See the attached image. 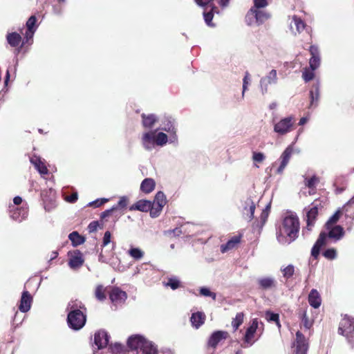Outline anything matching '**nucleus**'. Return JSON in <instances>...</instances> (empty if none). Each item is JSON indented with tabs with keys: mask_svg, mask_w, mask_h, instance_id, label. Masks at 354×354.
I'll use <instances>...</instances> for the list:
<instances>
[{
	"mask_svg": "<svg viewBox=\"0 0 354 354\" xmlns=\"http://www.w3.org/2000/svg\"><path fill=\"white\" fill-rule=\"evenodd\" d=\"M299 230L298 217L295 214L286 216L279 227L277 234L278 241L281 244H289L296 239Z\"/></svg>",
	"mask_w": 354,
	"mask_h": 354,
	"instance_id": "obj_1",
	"label": "nucleus"
},
{
	"mask_svg": "<svg viewBox=\"0 0 354 354\" xmlns=\"http://www.w3.org/2000/svg\"><path fill=\"white\" fill-rule=\"evenodd\" d=\"M325 230L326 231L320 233L318 239L311 250V255L315 259L319 256L322 247L328 243L329 239L337 242L345 235L344 229L339 225H325Z\"/></svg>",
	"mask_w": 354,
	"mask_h": 354,
	"instance_id": "obj_2",
	"label": "nucleus"
},
{
	"mask_svg": "<svg viewBox=\"0 0 354 354\" xmlns=\"http://www.w3.org/2000/svg\"><path fill=\"white\" fill-rule=\"evenodd\" d=\"M142 145L147 151H151L156 147H163L169 142L168 136L158 129L150 130L142 133L141 137Z\"/></svg>",
	"mask_w": 354,
	"mask_h": 354,
	"instance_id": "obj_3",
	"label": "nucleus"
},
{
	"mask_svg": "<svg viewBox=\"0 0 354 354\" xmlns=\"http://www.w3.org/2000/svg\"><path fill=\"white\" fill-rule=\"evenodd\" d=\"M82 308L80 301H71L68 304V309L70 310L67 317L68 326L77 330L81 329L86 323V315L80 309Z\"/></svg>",
	"mask_w": 354,
	"mask_h": 354,
	"instance_id": "obj_4",
	"label": "nucleus"
},
{
	"mask_svg": "<svg viewBox=\"0 0 354 354\" xmlns=\"http://www.w3.org/2000/svg\"><path fill=\"white\" fill-rule=\"evenodd\" d=\"M270 17L267 12L252 8L245 15V23L250 26H258Z\"/></svg>",
	"mask_w": 354,
	"mask_h": 354,
	"instance_id": "obj_5",
	"label": "nucleus"
},
{
	"mask_svg": "<svg viewBox=\"0 0 354 354\" xmlns=\"http://www.w3.org/2000/svg\"><path fill=\"white\" fill-rule=\"evenodd\" d=\"M339 333L345 336L348 342H354V319L348 315H344L339 327Z\"/></svg>",
	"mask_w": 354,
	"mask_h": 354,
	"instance_id": "obj_6",
	"label": "nucleus"
},
{
	"mask_svg": "<svg viewBox=\"0 0 354 354\" xmlns=\"http://www.w3.org/2000/svg\"><path fill=\"white\" fill-rule=\"evenodd\" d=\"M295 120L292 116L281 118V120L274 122L273 130L279 136H284L293 129Z\"/></svg>",
	"mask_w": 354,
	"mask_h": 354,
	"instance_id": "obj_7",
	"label": "nucleus"
},
{
	"mask_svg": "<svg viewBox=\"0 0 354 354\" xmlns=\"http://www.w3.org/2000/svg\"><path fill=\"white\" fill-rule=\"evenodd\" d=\"M295 144L292 143L288 145L285 150L282 152L279 159V166L277 169V173L281 174L283 172L284 169L288 165L290 158L294 152L299 153V149H295L294 147Z\"/></svg>",
	"mask_w": 354,
	"mask_h": 354,
	"instance_id": "obj_8",
	"label": "nucleus"
},
{
	"mask_svg": "<svg viewBox=\"0 0 354 354\" xmlns=\"http://www.w3.org/2000/svg\"><path fill=\"white\" fill-rule=\"evenodd\" d=\"M160 129L169 133V143H177L178 136L176 134V129L175 127L174 120L170 117H165L161 121Z\"/></svg>",
	"mask_w": 354,
	"mask_h": 354,
	"instance_id": "obj_9",
	"label": "nucleus"
},
{
	"mask_svg": "<svg viewBox=\"0 0 354 354\" xmlns=\"http://www.w3.org/2000/svg\"><path fill=\"white\" fill-rule=\"evenodd\" d=\"M292 347L295 348V354H307L309 347L308 339L301 331L296 333V338L292 342Z\"/></svg>",
	"mask_w": 354,
	"mask_h": 354,
	"instance_id": "obj_10",
	"label": "nucleus"
},
{
	"mask_svg": "<svg viewBox=\"0 0 354 354\" xmlns=\"http://www.w3.org/2000/svg\"><path fill=\"white\" fill-rule=\"evenodd\" d=\"M318 206L319 205L317 203H313L311 204V205L305 209L307 223L306 229L308 231L312 230L315 223L316 218L318 216Z\"/></svg>",
	"mask_w": 354,
	"mask_h": 354,
	"instance_id": "obj_11",
	"label": "nucleus"
},
{
	"mask_svg": "<svg viewBox=\"0 0 354 354\" xmlns=\"http://www.w3.org/2000/svg\"><path fill=\"white\" fill-rule=\"evenodd\" d=\"M148 341L144 336L135 334L129 336L127 339V346L131 351L141 350Z\"/></svg>",
	"mask_w": 354,
	"mask_h": 354,
	"instance_id": "obj_12",
	"label": "nucleus"
},
{
	"mask_svg": "<svg viewBox=\"0 0 354 354\" xmlns=\"http://www.w3.org/2000/svg\"><path fill=\"white\" fill-rule=\"evenodd\" d=\"M277 82V73L274 69L271 70L267 75L260 80V88L263 94L268 91V85Z\"/></svg>",
	"mask_w": 354,
	"mask_h": 354,
	"instance_id": "obj_13",
	"label": "nucleus"
},
{
	"mask_svg": "<svg viewBox=\"0 0 354 354\" xmlns=\"http://www.w3.org/2000/svg\"><path fill=\"white\" fill-rule=\"evenodd\" d=\"M68 265L72 269H77L83 265L84 261L82 254L79 250L68 252Z\"/></svg>",
	"mask_w": 354,
	"mask_h": 354,
	"instance_id": "obj_14",
	"label": "nucleus"
},
{
	"mask_svg": "<svg viewBox=\"0 0 354 354\" xmlns=\"http://www.w3.org/2000/svg\"><path fill=\"white\" fill-rule=\"evenodd\" d=\"M37 18L35 16H31L26 22V30L24 34L25 41L24 44L28 43L29 40H31L33 37V35L37 28V26L36 24Z\"/></svg>",
	"mask_w": 354,
	"mask_h": 354,
	"instance_id": "obj_15",
	"label": "nucleus"
},
{
	"mask_svg": "<svg viewBox=\"0 0 354 354\" xmlns=\"http://www.w3.org/2000/svg\"><path fill=\"white\" fill-rule=\"evenodd\" d=\"M242 239L241 234H238L231 237L226 243L222 244L220 247L221 252L225 253L237 248Z\"/></svg>",
	"mask_w": 354,
	"mask_h": 354,
	"instance_id": "obj_16",
	"label": "nucleus"
},
{
	"mask_svg": "<svg viewBox=\"0 0 354 354\" xmlns=\"http://www.w3.org/2000/svg\"><path fill=\"white\" fill-rule=\"evenodd\" d=\"M9 209L10 217L15 221H21L28 216V211L26 206H22L19 209L14 205H10Z\"/></svg>",
	"mask_w": 354,
	"mask_h": 354,
	"instance_id": "obj_17",
	"label": "nucleus"
},
{
	"mask_svg": "<svg viewBox=\"0 0 354 354\" xmlns=\"http://www.w3.org/2000/svg\"><path fill=\"white\" fill-rule=\"evenodd\" d=\"M109 335L107 332L104 330H100L95 333L94 342L99 349L105 348L109 341Z\"/></svg>",
	"mask_w": 354,
	"mask_h": 354,
	"instance_id": "obj_18",
	"label": "nucleus"
},
{
	"mask_svg": "<svg viewBox=\"0 0 354 354\" xmlns=\"http://www.w3.org/2000/svg\"><path fill=\"white\" fill-rule=\"evenodd\" d=\"M259 328V321L257 319H253L250 326L246 330L244 340L249 345H252L254 342V334Z\"/></svg>",
	"mask_w": 354,
	"mask_h": 354,
	"instance_id": "obj_19",
	"label": "nucleus"
},
{
	"mask_svg": "<svg viewBox=\"0 0 354 354\" xmlns=\"http://www.w3.org/2000/svg\"><path fill=\"white\" fill-rule=\"evenodd\" d=\"M32 302V296L30 295L28 291L24 290L22 292V295L20 300V304L19 306V310L22 313L28 312L31 308Z\"/></svg>",
	"mask_w": 354,
	"mask_h": 354,
	"instance_id": "obj_20",
	"label": "nucleus"
},
{
	"mask_svg": "<svg viewBox=\"0 0 354 354\" xmlns=\"http://www.w3.org/2000/svg\"><path fill=\"white\" fill-rule=\"evenodd\" d=\"M115 243L113 242L111 243L110 251L108 252L106 250H104L102 249V252L99 256V260L103 263H109L113 268L120 270V268L115 266V263L114 262H110L111 257H113V250H115Z\"/></svg>",
	"mask_w": 354,
	"mask_h": 354,
	"instance_id": "obj_21",
	"label": "nucleus"
},
{
	"mask_svg": "<svg viewBox=\"0 0 354 354\" xmlns=\"http://www.w3.org/2000/svg\"><path fill=\"white\" fill-rule=\"evenodd\" d=\"M109 298L112 303L117 305L123 303L126 300L127 294L118 288H113L109 293Z\"/></svg>",
	"mask_w": 354,
	"mask_h": 354,
	"instance_id": "obj_22",
	"label": "nucleus"
},
{
	"mask_svg": "<svg viewBox=\"0 0 354 354\" xmlns=\"http://www.w3.org/2000/svg\"><path fill=\"white\" fill-rule=\"evenodd\" d=\"M310 53L311 57L309 60L310 68L315 71L319 68L320 65V57L318 47L316 46H311L310 48Z\"/></svg>",
	"mask_w": 354,
	"mask_h": 354,
	"instance_id": "obj_23",
	"label": "nucleus"
},
{
	"mask_svg": "<svg viewBox=\"0 0 354 354\" xmlns=\"http://www.w3.org/2000/svg\"><path fill=\"white\" fill-rule=\"evenodd\" d=\"M227 333L225 331L218 330L214 332L209 338L208 346L212 348H216V346L222 340L227 339Z\"/></svg>",
	"mask_w": 354,
	"mask_h": 354,
	"instance_id": "obj_24",
	"label": "nucleus"
},
{
	"mask_svg": "<svg viewBox=\"0 0 354 354\" xmlns=\"http://www.w3.org/2000/svg\"><path fill=\"white\" fill-rule=\"evenodd\" d=\"M255 209V203L250 198H247L243 203V214L252 219L254 216V212Z\"/></svg>",
	"mask_w": 354,
	"mask_h": 354,
	"instance_id": "obj_25",
	"label": "nucleus"
},
{
	"mask_svg": "<svg viewBox=\"0 0 354 354\" xmlns=\"http://www.w3.org/2000/svg\"><path fill=\"white\" fill-rule=\"evenodd\" d=\"M308 301L309 304L314 308H318L321 306L322 298L320 294L316 289L310 290L308 295Z\"/></svg>",
	"mask_w": 354,
	"mask_h": 354,
	"instance_id": "obj_26",
	"label": "nucleus"
},
{
	"mask_svg": "<svg viewBox=\"0 0 354 354\" xmlns=\"http://www.w3.org/2000/svg\"><path fill=\"white\" fill-rule=\"evenodd\" d=\"M152 207V203L147 200H140L130 207V210L148 212Z\"/></svg>",
	"mask_w": 354,
	"mask_h": 354,
	"instance_id": "obj_27",
	"label": "nucleus"
},
{
	"mask_svg": "<svg viewBox=\"0 0 354 354\" xmlns=\"http://www.w3.org/2000/svg\"><path fill=\"white\" fill-rule=\"evenodd\" d=\"M30 162L35 166L36 169L41 174H47L48 169L44 162L41 160L40 157L34 156L30 158Z\"/></svg>",
	"mask_w": 354,
	"mask_h": 354,
	"instance_id": "obj_28",
	"label": "nucleus"
},
{
	"mask_svg": "<svg viewBox=\"0 0 354 354\" xmlns=\"http://www.w3.org/2000/svg\"><path fill=\"white\" fill-rule=\"evenodd\" d=\"M205 320V315L202 312L192 313L190 317V322L193 327L198 328L202 326Z\"/></svg>",
	"mask_w": 354,
	"mask_h": 354,
	"instance_id": "obj_29",
	"label": "nucleus"
},
{
	"mask_svg": "<svg viewBox=\"0 0 354 354\" xmlns=\"http://www.w3.org/2000/svg\"><path fill=\"white\" fill-rule=\"evenodd\" d=\"M290 28L295 34L300 33L305 28L304 22L297 16L292 17V21L290 24Z\"/></svg>",
	"mask_w": 354,
	"mask_h": 354,
	"instance_id": "obj_30",
	"label": "nucleus"
},
{
	"mask_svg": "<svg viewBox=\"0 0 354 354\" xmlns=\"http://www.w3.org/2000/svg\"><path fill=\"white\" fill-rule=\"evenodd\" d=\"M156 187V182L151 178L144 179L140 184V190L145 194H149L153 192Z\"/></svg>",
	"mask_w": 354,
	"mask_h": 354,
	"instance_id": "obj_31",
	"label": "nucleus"
},
{
	"mask_svg": "<svg viewBox=\"0 0 354 354\" xmlns=\"http://www.w3.org/2000/svg\"><path fill=\"white\" fill-rule=\"evenodd\" d=\"M259 287L263 290H269L275 287L276 281L270 277H261L257 280Z\"/></svg>",
	"mask_w": 354,
	"mask_h": 354,
	"instance_id": "obj_32",
	"label": "nucleus"
},
{
	"mask_svg": "<svg viewBox=\"0 0 354 354\" xmlns=\"http://www.w3.org/2000/svg\"><path fill=\"white\" fill-rule=\"evenodd\" d=\"M142 125L145 128L151 129L158 121V118L154 114H142Z\"/></svg>",
	"mask_w": 354,
	"mask_h": 354,
	"instance_id": "obj_33",
	"label": "nucleus"
},
{
	"mask_svg": "<svg viewBox=\"0 0 354 354\" xmlns=\"http://www.w3.org/2000/svg\"><path fill=\"white\" fill-rule=\"evenodd\" d=\"M109 350L112 354H122L126 352L127 348L124 344L116 342L109 345Z\"/></svg>",
	"mask_w": 354,
	"mask_h": 354,
	"instance_id": "obj_34",
	"label": "nucleus"
},
{
	"mask_svg": "<svg viewBox=\"0 0 354 354\" xmlns=\"http://www.w3.org/2000/svg\"><path fill=\"white\" fill-rule=\"evenodd\" d=\"M141 354H158L157 346L151 341L148 340L143 347H141Z\"/></svg>",
	"mask_w": 354,
	"mask_h": 354,
	"instance_id": "obj_35",
	"label": "nucleus"
},
{
	"mask_svg": "<svg viewBox=\"0 0 354 354\" xmlns=\"http://www.w3.org/2000/svg\"><path fill=\"white\" fill-rule=\"evenodd\" d=\"M310 102L309 108H315L317 106L319 100V86L316 85L310 92Z\"/></svg>",
	"mask_w": 354,
	"mask_h": 354,
	"instance_id": "obj_36",
	"label": "nucleus"
},
{
	"mask_svg": "<svg viewBox=\"0 0 354 354\" xmlns=\"http://www.w3.org/2000/svg\"><path fill=\"white\" fill-rule=\"evenodd\" d=\"M7 41L11 46L16 47L20 44L21 37L17 32L9 33L7 35Z\"/></svg>",
	"mask_w": 354,
	"mask_h": 354,
	"instance_id": "obj_37",
	"label": "nucleus"
},
{
	"mask_svg": "<svg viewBox=\"0 0 354 354\" xmlns=\"http://www.w3.org/2000/svg\"><path fill=\"white\" fill-rule=\"evenodd\" d=\"M304 178L305 186L310 189L315 188L319 182V177H317L315 174L313 175L311 177H308L306 175H304Z\"/></svg>",
	"mask_w": 354,
	"mask_h": 354,
	"instance_id": "obj_38",
	"label": "nucleus"
},
{
	"mask_svg": "<svg viewBox=\"0 0 354 354\" xmlns=\"http://www.w3.org/2000/svg\"><path fill=\"white\" fill-rule=\"evenodd\" d=\"M205 8H210L211 10L207 12H203L204 20L207 26H214V25L212 23V20L213 19L214 13L218 12L216 8L213 6V5H212V6H206Z\"/></svg>",
	"mask_w": 354,
	"mask_h": 354,
	"instance_id": "obj_39",
	"label": "nucleus"
},
{
	"mask_svg": "<svg viewBox=\"0 0 354 354\" xmlns=\"http://www.w3.org/2000/svg\"><path fill=\"white\" fill-rule=\"evenodd\" d=\"M72 244L75 246L79 245L84 242V239L80 236L77 232H73L68 236Z\"/></svg>",
	"mask_w": 354,
	"mask_h": 354,
	"instance_id": "obj_40",
	"label": "nucleus"
},
{
	"mask_svg": "<svg viewBox=\"0 0 354 354\" xmlns=\"http://www.w3.org/2000/svg\"><path fill=\"white\" fill-rule=\"evenodd\" d=\"M128 254L134 259L140 260L144 257V252L138 248H133L131 247L129 251Z\"/></svg>",
	"mask_w": 354,
	"mask_h": 354,
	"instance_id": "obj_41",
	"label": "nucleus"
},
{
	"mask_svg": "<svg viewBox=\"0 0 354 354\" xmlns=\"http://www.w3.org/2000/svg\"><path fill=\"white\" fill-rule=\"evenodd\" d=\"M95 296L96 299L100 301L106 299V288L102 285L97 286L95 290Z\"/></svg>",
	"mask_w": 354,
	"mask_h": 354,
	"instance_id": "obj_42",
	"label": "nucleus"
},
{
	"mask_svg": "<svg viewBox=\"0 0 354 354\" xmlns=\"http://www.w3.org/2000/svg\"><path fill=\"white\" fill-rule=\"evenodd\" d=\"M167 203L166 196L162 192H158L155 196L153 203L163 207Z\"/></svg>",
	"mask_w": 354,
	"mask_h": 354,
	"instance_id": "obj_43",
	"label": "nucleus"
},
{
	"mask_svg": "<svg viewBox=\"0 0 354 354\" xmlns=\"http://www.w3.org/2000/svg\"><path fill=\"white\" fill-rule=\"evenodd\" d=\"M244 315L243 313H237L235 318L232 320V325L234 330H237L238 328L241 325L243 322Z\"/></svg>",
	"mask_w": 354,
	"mask_h": 354,
	"instance_id": "obj_44",
	"label": "nucleus"
},
{
	"mask_svg": "<svg viewBox=\"0 0 354 354\" xmlns=\"http://www.w3.org/2000/svg\"><path fill=\"white\" fill-rule=\"evenodd\" d=\"M166 286L170 287L172 290H176L180 287V281L177 277H171L165 284Z\"/></svg>",
	"mask_w": 354,
	"mask_h": 354,
	"instance_id": "obj_45",
	"label": "nucleus"
},
{
	"mask_svg": "<svg viewBox=\"0 0 354 354\" xmlns=\"http://www.w3.org/2000/svg\"><path fill=\"white\" fill-rule=\"evenodd\" d=\"M342 214V213L340 209L337 210L336 212L330 217L325 225H337Z\"/></svg>",
	"mask_w": 354,
	"mask_h": 354,
	"instance_id": "obj_46",
	"label": "nucleus"
},
{
	"mask_svg": "<svg viewBox=\"0 0 354 354\" xmlns=\"http://www.w3.org/2000/svg\"><path fill=\"white\" fill-rule=\"evenodd\" d=\"M266 319H267V321L268 322H274L277 323V326L279 327L281 326V324L279 323V315L278 314H276V313H273L272 312H270V311H267L266 313Z\"/></svg>",
	"mask_w": 354,
	"mask_h": 354,
	"instance_id": "obj_47",
	"label": "nucleus"
},
{
	"mask_svg": "<svg viewBox=\"0 0 354 354\" xmlns=\"http://www.w3.org/2000/svg\"><path fill=\"white\" fill-rule=\"evenodd\" d=\"M315 77L314 71H313L310 68H305L303 73L302 77L305 82H309L312 80Z\"/></svg>",
	"mask_w": 354,
	"mask_h": 354,
	"instance_id": "obj_48",
	"label": "nucleus"
},
{
	"mask_svg": "<svg viewBox=\"0 0 354 354\" xmlns=\"http://www.w3.org/2000/svg\"><path fill=\"white\" fill-rule=\"evenodd\" d=\"M251 82V77L250 73L246 71L245 73L244 77L243 79V91H242V96H244L245 92L248 90V86L250 84Z\"/></svg>",
	"mask_w": 354,
	"mask_h": 354,
	"instance_id": "obj_49",
	"label": "nucleus"
},
{
	"mask_svg": "<svg viewBox=\"0 0 354 354\" xmlns=\"http://www.w3.org/2000/svg\"><path fill=\"white\" fill-rule=\"evenodd\" d=\"M301 326H303L306 330L310 328L313 326V321L310 319L307 315L306 312H304L301 317Z\"/></svg>",
	"mask_w": 354,
	"mask_h": 354,
	"instance_id": "obj_50",
	"label": "nucleus"
},
{
	"mask_svg": "<svg viewBox=\"0 0 354 354\" xmlns=\"http://www.w3.org/2000/svg\"><path fill=\"white\" fill-rule=\"evenodd\" d=\"M162 208L163 207L152 203V207L149 209L151 216L153 218L157 217L162 212Z\"/></svg>",
	"mask_w": 354,
	"mask_h": 354,
	"instance_id": "obj_51",
	"label": "nucleus"
},
{
	"mask_svg": "<svg viewBox=\"0 0 354 354\" xmlns=\"http://www.w3.org/2000/svg\"><path fill=\"white\" fill-rule=\"evenodd\" d=\"M323 255L328 259H334L337 257V251L334 248H329L324 251Z\"/></svg>",
	"mask_w": 354,
	"mask_h": 354,
	"instance_id": "obj_52",
	"label": "nucleus"
},
{
	"mask_svg": "<svg viewBox=\"0 0 354 354\" xmlns=\"http://www.w3.org/2000/svg\"><path fill=\"white\" fill-rule=\"evenodd\" d=\"M295 272V268L292 265H288L283 270V277L288 279L290 278Z\"/></svg>",
	"mask_w": 354,
	"mask_h": 354,
	"instance_id": "obj_53",
	"label": "nucleus"
},
{
	"mask_svg": "<svg viewBox=\"0 0 354 354\" xmlns=\"http://www.w3.org/2000/svg\"><path fill=\"white\" fill-rule=\"evenodd\" d=\"M200 293L201 295L205 297H210L214 300L216 299V295L214 292L210 291V290L206 287H203L200 289Z\"/></svg>",
	"mask_w": 354,
	"mask_h": 354,
	"instance_id": "obj_54",
	"label": "nucleus"
},
{
	"mask_svg": "<svg viewBox=\"0 0 354 354\" xmlns=\"http://www.w3.org/2000/svg\"><path fill=\"white\" fill-rule=\"evenodd\" d=\"M266 158L265 155L261 152H254L252 159L256 162H262Z\"/></svg>",
	"mask_w": 354,
	"mask_h": 354,
	"instance_id": "obj_55",
	"label": "nucleus"
},
{
	"mask_svg": "<svg viewBox=\"0 0 354 354\" xmlns=\"http://www.w3.org/2000/svg\"><path fill=\"white\" fill-rule=\"evenodd\" d=\"M111 243V234L109 231L105 232L103 237L102 247L105 248Z\"/></svg>",
	"mask_w": 354,
	"mask_h": 354,
	"instance_id": "obj_56",
	"label": "nucleus"
},
{
	"mask_svg": "<svg viewBox=\"0 0 354 354\" xmlns=\"http://www.w3.org/2000/svg\"><path fill=\"white\" fill-rule=\"evenodd\" d=\"M108 201H109V199H107V198L97 199L94 201L89 203L88 205L97 207H100V205H103L104 203H106Z\"/></svg>",
	"mask_w": 354,
	"mask_h": 354,
	"instance_id": "obj_57",
	"label": "nucleus"
},
{
	"mask_svg": "<svg viewBox=\"0 0 354 354\" xmlns=\"http://www.w3.org/2000/svg\"><path fill=\"white\" fill-rule=\"evenodd\" d=\"M196 3L201 7L212 6L213 0H195Z\"/></svg>",
	"mask_w": 354,
	"mask_h": 354,
	"instance_id": "obj_58",
	"label": "nucleus"
},
{
	"mask_svg": "<svg viewBox=\"0 0 354 354\" xmlns=\"http://www.w3.org/2000/svg\"><path fill=\"white\" fill-rule=\"evenodd\" d=\"M128 203V198L126 196H122L120 198V201H118V205L114 206L115 207L118 208H124Z\"/></svg>",
	"mask_w": 354,
	"mask_h": 354,
	"instance_id": "obj_59",
	"label": "nucleus"
},
{
	"mask_svg": "<svg viewBox=\"0 0 354 354\" xmlns=\"http://www.w3.org/2000/svg\"><path fill=\"white\" fill-rule=\"evenodd\" d=\"M254 6L253 8H264L267 6L266 0H254Z\"/></svg>",
	"mask_w": 354,
	"mask_h": 354,
	"instance_id": "obj_60",
	"label": "nucleus"
},
{
	"mask_svg": "<svg viewBox=\"0 0 354 354\" xmlns=\"http://www.w3.org/2000/svg\"><path fill=\"white\" fill-rule=\"evenodd\" d=\"M268 208H269V206H267L266 209L262 210V212L261 214V221L262 225H263L266 223V221L268 218V214H269Z\"/></svg>",
	"mask_w": 354,
	"mask_h": 354,
	"instance_id": "obj_61",
	"label": "nucleus"
},
{
	"mask_svg": "<svg viewBox=\"0 0 354 354\" xmlns=\"http://www.w3.org/2000/svg\"><path fill=\"white\" fill-rule=\"evenodd\" d=\"M98 227V223L96 221L91 222L88 226V229L90 232H93L97 230Z\"/></svg>",
	"mask_w": 354,
	"mask_h": 354,
	"instance_id": "obj_62",
	"label": "nucleus"
},
{
	"mask_svg": "<svg viewBox=\"0 0 354 354\" xmlns=\"http://www.w3.org/2000/svg\"><path fill=\"white\" fill-rule=\"evenodd\" d=\"M354 204V196L351 198V200L342 207V211L347 213L348 212V207L351 205Z\"/></svg>",
	"mask_w": 354,
	"mask_h": 354,
	"instance_id": "obj_63",
	"label": "nucleus"
},
{
	"mask_svg": "<svg viewBox=\"0 0 354 354\" xmlns=\"http://www.w3.org/2000/svg\"><path fill=\"white\" fill-rule=\"evenodd\" d=\"M66 201L69 203H74L77 200V193H74L71 196H68L66 198Z\"/></svg>",
	"mask_w": 354,
	"mask_h": 354,
	"instance_id": "obj_64",
	"label": "nucleus"
}]
</instances>
